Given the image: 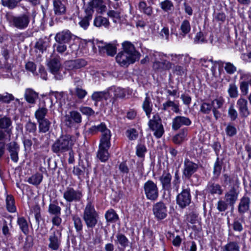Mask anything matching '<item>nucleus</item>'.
<instances>
[{
	"label": "nucleus",
	"mask_w": 251,
	"mask_h": 251,
	"mask_svg": "<svg viewBox=\"0 0 251 251\" xmlns=\"http://www.w3.org/2000/svg\"><path fill=\"white\" fill-rule=\"evenodd\" d=\"M74 145V141L71 135H62L52 144L51 150L53 153L60 156L70 151Z\"/></svg>",
	"instance_id": "obj_1"
},
{
	"label": "nucleus",
	"mask_w": 251,
	"mask_h": 251,
	"mask_svg": "<svg viewBox=\"0 0 251 251\" xmlns=\"http://www.w3.org/2000/svg\"><path fill=\"white\" fill-rule=\"evenodd\" d=\"M5 19L10 27L24 30L26 29L29 25L30 16L28 13L15 15L12 13L8 12L5 15Z\"/></svg>",
	"instance_id": "obj_2"
},
{
	"label": "nucleus",
	"mask_w": 251,
	"mask_h": 251,
	"mask_svg": "<svg viewBox=\"0 0 251 251\" xmlns=\"http://www.w3.org/2000/svg\"><path fill=\"white\" fill-rule=\"evenodd\" d=\"M82 218L88 228L93 229L98 224L99 215L92 202L89 201L86 204L83 213Z\"/></svg>",
	"instance_id": "obj_3"
},
{
	"label": "nucleus",
	"mask_w": 251,
	"mask_h": 251,
	"mask_svg": "<svg viewBox=\"0 0 251 251\" xmlns=\"http://www.w3.org/2000/svg\"><path fill=\"white\" fill-rule=\"evenodd\" d=\"M150 128L154 131L153 135L160 138L164 134V130L162 124L161 119L158 114H156L150 119L148 123Z\"/></svg>",
	"instance_id": "obj_4"
},
{
	"label": "nucleus",
	"mask_w": 251,
	"mask_h": 251,
	"mask_svg": "<svg viewBox=\"0 0 251 251\" xmlns=\"http://www.w3.org/2000/svg\"><path fill=\"white\" fill-rule=\"evenodd\" d=\"M145 195L148 200L155 201L159 196L158 188L153 181L149 180L143 186Z\"/></svg>",
	"instance_id": "obj_5"
},
{
	"label": "nucleus",
	"mask_w": 251,
	"mask_h": 251,
	"mask_svg": "<svg viewBox=\"0 0 251 251\" xmlns=\"http://www.w3.org/2000/svg\"><path fill=\"white\" fill-rule=\"evenodd\" d=\"M83 197L82 190L68 187L63 193V198L67 202H79Z\"/></svg>",
	"instance_id": "obj_6"
},
{
	"label": "nucleus",
	"mask_w": 251,
	"mask_h": 251,
	"mask_svg": "<svg viewBox=\"0 0 251 251\" xmlns=\"http://www.w3.org/2000/svg\"><path fill=\"white\" fill-rule=\"evenodd\" d=\"M48 66L56 80H60L63 78L64 72L61 73V64L60 60L56 57L52 58L49 61Z\"/></svg>",
	"instance_id": "obj_7"
},
{
	"label": "nucleus",
	"mask_w": 251,
	"mask_h": 251,
	"mask_svg": "<svg viewBox=\"0 0 251 251\" xmlns=\"http://www.w3.org/2000/svg\"><path fill=\"white\" fill-rule=\"evenodd\" d=\"M240 191L239 190V186L234 185L230 187V188L225 193L224 199L226 202L229 204V206L233 208L234 204L236 203L239 196Z\"/></svg>",
	"instance_id": "obj_8"
},
{
	"label": "nucleus",
	"mask_w": 251,
	"mask_h": 251,
	"mask_svg": "<svg viewBox=\"0 0 251 251\" xmlns=\"http://www.w3.org/2000/svg\"><path fill=\"white\" fill-rule=\"evenodd\" d=\"M61 231L59 229L53 230L49 237L48 247L53 251L58 250L61 243Z\"/></svg>",
	"instance_id": "obj_9"
},
{
	"label": "nucleus",
	"mask_w": 251,
	"mask_h": 251,
	"mask_svg": "<svg viewBox=\"0 0 251 251\" xmlns=\"http://www.w3.org/2000/svg\"><path fill=\"white\" fill-rule=\"evenodd\" d=\"M191 196L189 188H183L181 192L176 197V203L181 208H185L191 203Z\"/></svg>",
	"instance_id": "obj_10"
},
{
	"label": "nucleus",
	"mask_w": 251,
	"mask_h": 251,
	"mask_svg": "<svg viewBox=\"0 0 251 251\" xmlns=\"http://www.w3.org/2000/svg\"><path fill=\"white\" fill-rule=\"evenodd\" d=\"M82 117L81 114L76 111H70L68 114L64 116V122L68 127H72L75 124L81 123Z\"/></svg>",
	"instance_id": "obj_11"
},
{
	"label": "nucleus",
	"mask_w": 251,
	"mask_h": 251,
	"mask_svg": "<svg viewBox=\"0 0 251 251\" xmlns=\"http://www.w3.org/2000/svg\"><path fill=\"white\" fill-rule=\"evenodd\" d=\"M116 60L121 66L127 67L130 64L134 63L136 61L139 59L122 51L118 53L116 57Z\"/></svg>",
	"instance_id": "obj_12"
},
{
	"label": "nucleus",
	"mask_w": 251,
	"mask_h": 251,
	"mask_svg": "<svg viewBox=\"0 0 251 251\" xmlns=\"http://www.w3.org/2000/svg\"><path fill=\"white\" fill-rule=\"evenodd\" d=\"M152 211L155 217L158 220L164 219L167 216V208L165 204L159 201L153 206Z\"/></svg>",
	"instance_id": "obj_13"
},
{
	"label": "nucleus",
	"mask_w": 251,
	"mask_h": 251,
	"mask_svg": "<svg viewBox=\"0 0 251 251\" xmlns=\"http://www.w3.org/2000/svg\"><path fill=\"white\" fill-rule=\"evenodd\" d=\"M198 168V164L186 158L184 161L183 176L187 179H190L192 176L197 171Z\"/></svg>",
	"instance_id": "obj_14"
},
{
	"label": "nucleus",
	"mask_w": 251,
	"mask_h": 251,
	"mask_svg": "<svg viewBox=\"0 0 251 251\" xmlns=\"http://www.w3.org/2000/svg\"><path fill=\"white\" fill-rule=\"evenodd\" d=\"M74 35L68 29L63 30L57 33L54 39L57 43L68 44L72 39Z\"/></svg>",
	"instance_id": "obj_15"
},
{
	"label": "nucleus",
	"mask_w": 251,
	"mask_h": 251,
	"mask_svg": "<svg viewBox=\"0 0 251 251\" xmlns=\"http://www.w3.org/2000/svg\"><path fill=\"white\" fill-rule=\"evenodd\" d=\"M191 124L192 122L189 118L177 116L173 120L172 128L174 130H177L182 126H189Z\"/></svg>",
	"instance_id": "obj_16"
},
{
	"label": "nucleus",
	"mask_w": 251,
	"mask_h": 251,
	"mask_svg": "<svg viewBox=\"0 0 251 251\" xmlns=\"http://www.w3.org/2000/svg\"><path fill=\"white\" fill-rule=\"evenodd\" d=\"M22 141L24 146L25 151H30L31 149L32 145L35 150L38 149L40 142L36 137H33L31 139L30 137H28L26 135L23 136Z\"/></svg>",
	"instance_id": "obj_17"
},
{
	"label": "nucleus",
	"mask_w": 251,
	"mask_h": 251,
	"mask_svg": "<svg viewBox=\"0 0 251 251\" xmlns=\"http://www.w3.org/2000/svg\"><path fill=\"white\" fill-rule=\"evenodd\" d=\"M66 66L68 70H75L81 69L87 65V62L84 59L79 58L67 61Z\"/></svg>",
	"instance_id": "obj_18"
},
{
	"label": "nucleus",
	"mask_w": 251,
	"mask_h": 251,
	"mask_svg": "<svg viewBox=\"0 0 251 251\" xmlns=\"http://www.w3.org/2000/svg\"><path fill=\"white\" fill-rule=\"evenodd\" d=\"M237 107L241 117L246 118L250 114L248 106V101L246 99L242 98L238 99L237 101Z\"/></svg>",
	"instance_id": "obj_19"
},
{
	"label": "nucleus",
	"mask_w": 251,
	"mask_h": 251,
	"mask_svg": "<svg viewBox=\"0 0 251 251\" xmlns=\"http://www.w3.org/2000/svg\"><path fill=\"white\" fill-rule=\"evenodd\" d=\"M88 10H91V13L93 12V9L97 8V12L99 13L102 14L106 10V6L104 4L103 0H92L88 3Z\"/></svg>",
	"instance_id": "obj_20"
},
{
	"label": "nucleus",
	"mask_w": 251,
	"mask_h": 251,
	"mask_svg": "<svg viewBox=\"0 0 251 251\" xmlns=\"http://www.w3.org/2000/svg\"><path fill=\"white\" fill-rule=\"evenodd\" d=\"M7 146L11 160L14 162L17 163L19 160L18 153L19 151V147L18 144L15 142H11L8 144Z\"/></svg>",
	"instance_id": "obj_21"
},
{
	"label": "nucleus",
	"mask_w": 251,
	"mask_h": 251,
	"mask_svg": "<svg viewBox=\"0 0 251 251\" xmlns=\"http://www.w3.org/2000/svg\"><path fill=\"white\" fill-rule=\"evenodd\" d=\"M206 190L208 193L212 195H216L220 196L222 195L224 192V190L221 185L211 181L208 182Z\"/></svg>",
	"instance_id": "obj_22"
},
{
	"label": "nucleus",
	"mask_w": 251,
	"mask_h": 251,
	"mask_svg": "<svg viewBox=\"0 0 251 251\" xmlns=\"http://www.w3.org/2000/svg\"><path fill=\"white\" fill-rule=\"evenodd\" d=\"M123 48V52L129 54L130 56H132L134 58L139 59L140 54L137 51L134 47V46L130 42L126 41L122 44Z\"/></svg>",
	"instance_id": "obj_23"
},
{
	"label": "nucleus",
	"mask_w": 251,
	"mask_h": 251,
	"mask_svg": "<svg viewBox=\"0 0 251 251\" xmlns=\"http://www.w3.org/2000/svg\"><path fill=\"white\" fill-rule=\"evenodd\" d=\"M159 180L163 190L168 191L171 189L172 175L170 173L164 171L159 177Z\"/></svg>",
	"instance_id": "obj_24"
},
{
	"label": "nucleus",
	"mask_w": 251,
	"mask_h": 251,
	"mask_svg": "<svg viewBox=\"0 0 251 251\" xmlns=\"http://www.w3.org/2000/svg\"><path fill=\"white\" fill-rule=\"evenodd\" d=\"M251 199L244 196L240 200L238 206V211L241 215H243L250 210Z\"/></svg>",
	"instance_id": "obj_25"
},
{
	"label": "nucleus",
	"mask_w": 251,
	"mask_h": 251,
	"mask_svg": "<svg viewBox=\"0 0 251 251\" xmlns=\"http://www.w3.org/2000/svg\"><path fill=\"white\" fill-rule=\"evenodd\" d=\"M24 97L26 101L30 104H35L39 98L38 93L33 89L27 88L25 90Z\"/></svg>",
	"instance_id": "obj_26"
},
{
	"label": "nucleus",
	"mask_w": 251,
	"mask_h": 251,
	"mask_svg": "<svg viewBox=\"0 0 251 251\" xmlns=\"http://www.w3.org/2000/svg\"><path fill=\"white\" fill-rule=\"evenodd\" d=\"M172 64L167 60L162 61H155L153 64V69L158 72L169 70L172 68Z\"/></svg>",
	"instance_id": "obj_27"
},
{
	"label": "nucleus",
	"mask_w": 251,
	"mask_h": 251,
	"mask_svg": "<svg viewBox=\"0 0 251 251\" xmlns=\"http://www.w3.org/2000/svg\"><path fill=\"white\" fill-rule=\"evenodd\" d=\"M12 121L10 118L4 116L0 118V129L5 130L10 138L11 130L10 127L11 126Z\"/></svg>",
	"instance_id": "obj_28"
},
{
	"label": "nucleus",
	"mask_w": 251,
	"mask_h": 251,
	"mask_svg": "<svg viewBox=\"0 0 251 251\" xmlns=\"http://www.w3.org/2000/svg\"><path fill=\"white\" fill-rule=\"evenodd\" d=\"M86 15L84 17L80 18L78 22L79 25L83 29L86 30L90 25V21L92 19V14L91 13V10L87 9L86 10Z\"/></svg>",
	"instance_id": "obj_29"
},
{
	"label": "nucleus",
	"mask_w": 251,
	"mask_h": 251,
	"mask_svg": "<svg viewBox=\"0 0 251 251\" xmlns=\"http://www.w3.org/2000/svg\"><path fill=\"white\" fill-rule=\"evenodd\" d=\"M146 97L142 104V108L147 116L149 118L152 110V104L148 93L146 94Z\"/></svg>",
	"instance_id": "obj_30"
},
{
	"label": "nucleus",
	"mask_w": 251,
	"mask_h": 251,
	"mask_svg": "<svg viewBox=\"0 0 251 251\" xmlns=\"http://www.w3.org/2000/svg\"><path fill=\"white\" fill-rule=\"evenodd\" d=\"M111 132L110 130H106L105 133L101 135V137L100 140V143L99 146L104 147L107 148H110L111 146L110 139H111Z\"/></svg>",
	"instance_id": "obj_31"
},
{
	"label": "nucleus",
	"mask_w": 251,
	"mask_h": 251,
	"mask_svg": "<svg viewBox=\"0 0 251 251\" xmlns=\"http://www.w3.org/2000/svg\"><path fill=\"white\" fill-rule=\"evenodd\" d=\"M109 22L105 17L101 16H97L94 20V26L98 27L104 26V27H108L109 26Z\"/></svg>",
	"instance_id": "obj_32"
},
{
	"label": "nucleus",
	"mask_w": 251,
	"mask_h": 251,
	"mask_svg": "<svg viewBox=\"0 0 251 251\" xmlns=\"http://www.w3.org/2000/svg\"><path fill=\"white\" fill-rule=\"evenodd\" d=\"M104 123H101L97 126H93L88 129V132L91 134H95L98 132H101L102 134L105 133L106 130H109Z\"/></svg>",
	"instance_id": "obj_33"
},
{
	"label": "nucleus",
	"mask_w": 251,
	"mask_h": 251,
	"mask_svg": "<svg viewBox=\"0 0 251 251\" xmlns=\"http://www.w3.org/2000/svg\"><path fill=\"white\" fill-rule=\"evenodd\" d=\"M215 63L219 65H223L225 64L224 68L226 73L229 75H233L237 71V68L232 63L227 62H224L222 61H215Z\"/></svg>",
	"instance_id": "obj_34"
},
{
	"label": "nucleus",
	"mask_w": 251,
	"mask_h": 251,
	"mask_svg": "<svg viewBox=\"0 0 251 251\" xmlns=\"http://www.w3.org/2000/svg\"><path fill=\"white\" fill-rule=\"evenodd\" d=\"M53 9L55 15H61L66 12V7L62 1L59 0L53 1Z\"/></svg>",
	"instance_id": "obj_35"
},
{
	"label": "nucleus",
	"mask_w": 251,
	"mask_h": 251,
	"mask_svg": "<svg viewBox=\"0 0 251 251\" xmlns=\"http://www.w3.org/2000/svg\"><path fill=\"white\" fill-rule=\"evenodd\" d=\"M109 148L99 146L97 152V157L101 162L106 161L109 158L108 150Z\"/></svg>",
	"instance_id": "obj_36"
},
{
	"label": "nucleus",
	"mask_w": 251,
	"mask_h": 251,
	"mask_svg": "<svg viewBox=\"0 0 251 251\" xmlns=\"http://www.w3.org/2000/svg\"><path fill=\"white\" fill-rule=\"evenodd\" d=\"M170 107H172V109L174 112L177 113L179 112L178 103H176L174 101L170 100H168L166 102L163 103L162 109L164 111H166Z\"/></svg>",
	"instance_id": "obj_37"
},
{
	"label": "nucleus",
	"mask_w": 251,
	"mask_h": 251,
	"mask_svg": "<svg viewBox=\"0 0 251 251\" xmlns=\"http://www.w3.org/2000/svg\"><path fill=\"white\" fill-rule=\"evenodd\" d=\"M223 162L222 160H220L219 157H217L216 162L214 165L213 168V178L217 179L220 176L221 170H222V166Z\"/></svg>",
	"instance_id": "obj_38"
},
{
	"label": "nucleus",
	"mask_w": 251,
	"mask_h": 251,
	"mask_svg": "<svg viewBox=\"0 0 251 251\" xmlns=\"http://www.w3.org/2000/svg\"><path fill=\"white\" fill-rule=\"evenodd\" d=\"M43 175L39 173H36L29 177L27 179V182L33 185H39L43 180Z\"/></svg>",
	"instance_id": "obj_39"
},
{
	"label": "nucleus",
	"mask_w": 251,
	"mask_h": 251,
	"mask_svg": "<svg viewBox=\"0 0 251 251\" xmlns=\"http://www.w3.org/2000/svg\"><path fill=\"white\" fill-rule=\"evenodd\" d=\"M116 244H119L122 247L126 248L128 246L129 240L127 237L122 233H118L116 235Z\"/></svg>",
	"instance_id": "obj_40"
},
{
	"label": "nucleus",
	"mask_w": 251,
	"mask_h": 251,
	"mask_svg": "<svg viewBox=\"0 0 251 251\" xmlns=\"http://www.w3.org/2000/svg\"><path fill=\"white\" fill-rule=\"evenodd\" d=\"M37 122L39 124V132L46 133L50 130L51 122L48 119H43Z\"/></svg>",
	"instance_id": "obj_41"
},
{
	"label": "nucleus",
	"mask_w": 251,
	"mask_h": 251,
	"mask_svg": "<svg viewBox=\"0 0 251 251\" xmlns=\"http://www.w3.org/2000/svg\"><path fill=\"white\" fill-rule=\"evenodd\" d=\"M61 208L58 205L57 201H54L49 204L48 212L51 215H61Z\"/></svg>",
	"instance_id": "obj_42"
},
{
	"label": "nucleus",
	"mask_w": 251,
	"mask_h": 251,
	"mask_svg": "<svg viewBox=\"0 0 251 251\" xmlns=\"http://www.w3.org/2000/svg\"><path fill=\"white\" fill-rule=\"evenodd\" d=\"M161 8L165 12H172L174 11V5L170 0H165L159 3Z\"/></svg>",
	"instance_id": "obj_43"
},
{
	"label": "nucleus",
	"mask_w": 251,
	"mask_h": 251,
	"mask_svg": "<svg viewBox=\"0 0 251 251\" xmlns=\"http://www.w3.org/2000/svg\"><path fill=\"white\" fill-rule=\"evenodd\" d=\"M105 217L108 222L115 223L119 220L118 215L113 209H110L106 212Z\"/></svg>",
	"instance_id": "obj_44"
},
{
	"label": "nucleus",
	"mask_w": 251,
	"mask_h": 251,
	"mask_svg": "<svg viewBox=\"0 0 251 251\" xmlns=\"http://www.w3.org/2000/svg\"><path fill=\"white\" fill-rule=\"evenodd\" d=\"M139 9L140 11L148 16H151L152 13V8L150 6H148L146 2L142 0L139 2Z\"/></svg>",
	"instance_id": "obj_45"
},
{
	"label": "nucleus",
	"mask_w": 251,
	"mask_h": 251,
	"mask_svg": "<svg viewBox=\"0 0 251 251\" xmlns=\"http://www.w3.org/2000/svg\"><path fill=\"white\" fill-rule=\"evenodd\" d=\"M101 49L105 50L108 55L113 56L117 52V46L115 43H108L101 47Z\"/></svg>",
	"instance_id": "obj_46"
},
{
	"label": "nucleus",
	"mask_w": 251,
	"mask_h": 251,
	"mask_svg": "<svg viewBox=\"0 0 251 251\" xmlns=\"http://www.w3.org/2000/svg\"><path fill=\"white\" fill-rule=\"evenodd\" d=\"M25 133L35 136L37 133V125L30 121H28L25 125Z\"/></svg>",
	"instance_id": "obj_47"
},
{
	"label": "nucleus",
	"mask_w": 251,
	"mask_h": 251,
	"mask_svg": "<svg viewBox=\"0 0 251 251\" xmlns=\"http://www.w3.org/2000/svg\"><path fill=\"white\" fill-rule=\"evenodd\" d=\"M222 251H240L238 243L230 241L223 247Z\"/></svg>",
	"instance_id": "obj_48"
},
{
	"label": "nucleus",
	"mask_w": 251,
	"mask_h": 251,
	"mask_svg": "<svg viewBox=\"0 0 251 251\" xmlns=\"http://www.w3.org/2000/svg\"><path fill=\"white\" fill-rule=\"evenodd\" d=\"M7 210L11 213L16 212V207L14 204V199L11 195H7L6 198Z\"/></svg>",
	"instance_id": "obj_49"
},
{
	"label": "nucleus",
	"mask_w": 251,
	"mask_h": 251,
	"mask_svg": "<svg viewBox=\"0 0 251 251\" xmlns=\"http://www.w3.org/2000/svg\"><path fill=\"white\" fill-rule=\"evenodd\" d=\"M17 223L22 232L25 235L27 234L29 232V229L26 220L24 217H20L18 219Z\"/></svg>",
	"instance_id": "obj_50"
},
{
	"label": "nucleus",
	"mask_w": 251,
	"mask_h": 251,
	"mask_svg": "<svg viewBox=\"0 0 251 251\" xmlns=\"http://www.w3.org/2000/svg\"><path fill=\"white\" fill-rule=\"evenodd\" d=\"M187 71L186 67L179 65H174L172 68L173 74L178 76L186 75L187 74Z\"/></svg>",
	"instance_id": "obj_51"
},
{
	"label": "nucleus",
	"mask_w": 251,
	"mask_h": 251,
	"mask_svg": "<svg viewBox=\"0 0 251 251\" xmlns=\"http://www.w3.org/2000/svg\"><path fill=\"white\" fill-rule=\"evenodd\" d=\"M187 134V130L183 129L173 137V141L176 144H180L184 140Z\"/></svg>",
	"instance_id": "obj_52"
},
{
	"label": "nucleus",
	"mask_w": 251,
	"mask_h": 251,
	"mask_svg": "<svg viewBox=\"0 0 251 251\" xmlns=\"http://www.w3.org/2000/svg\"><path fill=\"white\" fill-rule=\"evenodd\" d=\"M22 0H1V4L5 7H7L10 9L16 8L18 3Z\"/></svg>",
	"instance_id": "obj_53"
},
{
	"label": "nucleus",
	"mask_w": 251,
	"mask_h": 251,
	"mask_svg": "<svg viewBox=\"0 0 251 251\" xmlns=\"http://www.w3.org/2000/svg\"><path fill=\"white\" fill-rule=\"evenodd\" d=\"M48 112V109L45 107H39L35 112V116L37 121L46 119L45 116Z\"/></svg>",
	"instance_id": "obj_54"
},
{
	"label": "nucleus",
	"mask_w": 251,
	"mask_h": 251,
	"mask_svg": "<svg viewBox=\"0 0 251 251\" xmlns=\"http://www.w3.org/2000/svg\"><path fill=\"white\" fill-rule=\"evenodd\" d=\"M72 220L76 231L78 232L81 231L83 228V224L80 218L76 215H74L73 216Z\"/></svg>",
	"instance_id": "obj_55"
},
{
	"label": "nucleus",
	"mask_w": 251,
	"mask_h": 251,
	"mask_svg": "<svg viewBox=\"0 0 251 251\" xmlns=\"http://www.w3.org/2000/svg\"><path fill=\"white\" fill-rule=\"evenodd\" d=\"M180 29L183 36H185L190 31L191 25L188 20H184L182 22Z\"/></svg>",
	"instance_id": "obj_56"
},
{
	"label": "nucleus",
	"mask_w": 251,
	"mask_h": 251,
	"mask_svg": "<svg viewBox=\"0 0 251 251\" xmlns=\"http://www.w3.org/2000/svg\"><path fill=\"white\" fill-rule=\"evenodd\" d=\"M227 91L229 96L231 98H236L238 96V88L234 83H231L229 84Z\"/></svg>",
	"instance_id": "obj_57"
},
{
	"label": "nucleus",
	"mask_w": 251,
	"mask_h": 251,
	"mask_svg": "<svg viewBox=\"0 0 251 251\" xmlns=\"http://www.w3.org/2000/svg\"><path fill=\"white\" fill-rule=\"evenodd\" d=\"M212 107L211 103L203 102L200 106V111L204 114H208L211 112Z\"/></svg>",
	"instance_id": "obj_58"
},
{
	"label": "nucleus",
	"mask_w": 251,
	"mask_h": 251,
	"mask_svg": "<svg viewBox=\"0 0 251 251\" xmlns=\"http://www.w3.org/2000/svg\"><path fill=\"white\" fill-rule=\"evenodd\" d=\"M113 90V98H114L115 100L117 98H123L126 96V93L124 89L120 88V87H112Z\"/></svg>",
	"instance_id": "obj_59"
},
{
	"label": "nucleus",
	"mask_w": 251,
	"mask_h": 251,
	"mask_svg": "<svg viewBox=\"0 0 251 251\" xmlns=\"http://www.w3.org/2000/svg\"><path fill=\"white\" fill-rule=\"evenodd\" d=\"M229 204L226 202V200H219L217 204V209L219 212H224L227 209Z\"/></svg>",
	"instance_id": "obj_60"
},
{
	"label": "nucleus",
	"mask_w": 251,
	"mask_h": 251,
	"mask_svg": "<svg viewBox=\"0 0 251 251\" xmlns=\"http://www.w3.org/2000/svg\"><path fill=\"white\" fill-rule=\"evenodd\" d=\"M225 131L226 135L229 137H233L237 134V129L235 126L232 124H228L226 129Z\"/></svg>",
	"instance_id": "obj_61"
},
{
	"label": "nucleus",
	"mask_w": 251,
	"mask_h": 251,
	"mask_svg": "<svg viewBox=\"0 0 251 251\" xmlns=\"http://www.w3.org/2000/svg\"><path fill=\"white\" fill-rule=\"evenodd\" d=\"M228 115L232 121H235L238 118V112L233 104H231L228 108Z\"/></svg>",
	"instance_id": "obj_62"
},
{
	"label": "nucleus",
	"mask_w": 251,
	"mask_h": 251,
	"mask_svg": "<svg viewBox=\"0 0 251 251\" xmlns=\"http://www.w3.org/2000/svg\"><path fill=\"white\" fill-rule=\"evenodd\" d=\"M14 100V96L8 93H5L3 94H0V101L6 103H9L11 101Z\"/></svg>",
	"instance_id": "obj_63"
},
{
	"label": "nucleus",
	"mask_w": 251,
	"mask_h": 251,
	"mask_svg": "<svg viewBox=\"0 0 251 251\" xmlns=\"http://www.w3.org/2000/svg\"><path fill=\"white\" fill-rule=\"evenodd\" d=\"M224 103L225 100L222 97L217 98L216 99H215L211 101V103L212 105H213V107L217 108L218 109L221 108L223 107Z\"/></svg>",
	"instance_id": "obj_64"
}]
</instances>
